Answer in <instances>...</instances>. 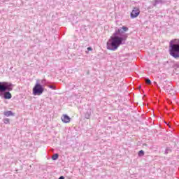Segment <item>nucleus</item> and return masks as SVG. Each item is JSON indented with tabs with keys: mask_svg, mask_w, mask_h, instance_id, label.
Listing matches in <instances>:
<instances>
[{
	"mask_svg": "<svg viewBox=\"0 0 179 179\" xmlns=\"http://www.w3.org/2000/svg\"><path fill=\"white\" fill-rule=\"evenodd\" d=\"M138 89H142V85H139Z\"/></svg>",
	"mask_w": 179,
	"mask_h": 179,
	"instance_id": "nucleus-18",
	"label": "nucleus"
},
{
	"mask_svg": "<svg viewBox=\"0 0 179 179\" xmlns=\"http://www.w3.org/2000/svg\"><path fill=\"white\" fill-rule=\"evenodd\" d=\"M166 3V0H155L152 3L153 6H157L159 4Z\"/></svg>",
	"mask_w": 179,
	"mask_h": 179,
	"instance_id": "nucleus-7",
	"label": "nucleus"
},
{
	"mask_svg": "<svg viewBox=\"0 0 179 179\" xmlns=\"http://www.w3.org/2000/svg\"><path fill=\"white\" fill-rule=\"evenodd\" d=\"M58 179H65V177H64V176H60Z\"/></svg>",
	"mask_w": 179,
	"mask_h": 179,
	"instance_id": "nucleus-17",
	"label": "nucleus"
},
{
	"mask_svg": "<svg viewBox=\"0 0 179 179\" xmlns=\"http://www.w3.org/2000/svg\"><path fill=\"white\" fill-rule=\"evenodd\" d=\"M13 85L8 82H0V97H3L6 100L12 99V94L10 92L13 90Z\"/></svg>",
	"mask_w": 179,
	"mask_h": 179,
	"instance_id": "nucleus-2",
	"label": "nucleus"
},
{
	"mask_svg": "<svg viewBox=\"0 0 179 179\" xmlns=\"http://www.w3.org/2000/svg\"><path fill=\"white\" fill-rule=\"evenodd\" d=\"M3 122L5 124H10V120L8 118H5V119H3Z\"/></svg>",
	"mask_w": 179,
	"mask_h": 179,
	"instance_id": "nucleus-13",
	"label": "nucleus"
},
{
	"mask_svg": "<svg viewBox=\"0 0 179 179\" xmlns=\"http://www.w3.org/2000/svg\"><path fill=\"white\" fill-rule=\"evenodd\" d=\"M141 13V11L139 9L134 8V9L131 11L130 16L131 19H135V17H138L139 16V14Z\"/></svg>",
	"mask_w": 179,
	"mask_h": 179,
	"instance_id": "nucleus-5",
	"label": "nucleus"
},
{
	"mask_svg": "<svg viewBox=\"0 0 179 179\" xmlns=\"http://www.w3.org/2000/svg\"><path fill=\"white\" fill-rule=\"evenodd\" d=\"M87 50L88 51H93V49L92 48H90V47H88L87 48Z\"/></svg>",
	"mask_w": 179,
	"mask_h": 179,
	"instance_id": "nucleus-16",
	"label": "nucleus"
},
{
	"mask_svg": "<svg viewBox=\"0 0 179 179\" xmlns=\"http://www.w3.org/2000/svg\"><path fill=\"white\" fill-rule=\"evenodd\" d=\"M61 120L64 124H69L71 122V117L68 116V115H63Z\"/></svg>",
	"mask_w": 179,
	"mask_h": 179,
	"instance_id": "nucleus-6",
	"label": "nucleus"
},
{
	"mask_svg": "<svg viewBox=\"0 0 179 179\" xmlns=\"http://www.w3.org/2000/svg\"><path fill=\"white\" fill-rule=\"evenodd\" d=\"M41 83L42 85H47V80H45V79L42 80L41 81Z\"/></svg>",
	"mask_w": 179,
	"mask_h": 179,
	"instance_id": "nucleus-14",
	"label": "nucleus"
},
{
	"mask_svg": "<svg viewBox=\"0 0 179 179\" xmlns=\"http://www.w3.org/2000/svg\"><path fill=\"white\" fill-rule=\"evenodd\" d=\"M145 83L147 85H152V81L149 78L146 79Z\"/></svg>",
	"mask_w": 179,
	"mask_h": 179,
	"instance_id": "nucleus-12",
	"label": "nucleus"
},
{
	"mask_svg": "<svg viewBox=\"0 0 179 179\" xmlns=\"http://www.w3.org/2000/svg\"><path fill=\"white\" fill-rule=\"evenodd\" d=\"M59 157V155H58V153H56L53 156H52V159L58 160Z\"/></svg>",
	"mask_w": 179,
	"mask_h": 179,
	"instance_id": "nucleus-10",
	"label": "nucleus"
},
{
	"mask_svg": "<svg viewBox=\"0 0 179 179\" xmlns=\"http://www.w3.org/2000/svg\"><path fill=\"white\" fill-rule=\"evenodd\" d=\"M169 54L171 57L178 59L179 58V39H174L169 43Z\"/></svg>",
	"mask_w": 179,
	"mask_h": 179,
	"instance_id": "nucleus-3",
	"label": "nucleus"
},
{
	"mask_svg": "<svg viewBox=\"0 0 179 179\" xmlns=\"http://www.w3.org/2000/svg\"><path fill=\"white\" fill-rule=\"evenodd\" d=\"M90 115H92V110L89 109L86 113H85V118L89 120L90 118Z\"/></svg>",
	"mask_w": 179,
	"mask_h": 179,
	"instance_id": "nucleus-9",
	"label": "nucleus"
},
{
	"mask_svg": "<svg viewBox=\"0 0 179 179\" xmlns=\"http://www.w3.org/2000/svg\"><path fill=\"white\" fill-rule=\"evenodd\" d=\"M36 82L37 83L33 88V94L34 96H41V94L44 92V87L38 83V80Z\"/></svg>",
	"mask_w": 179,
	"mask_h": 179,
	"instance_id": "nucleus-4",
	"label": "nucleus"
},
{
	"mask_svg": "<svg viewBox=\"0 0 179 179\" xmlns=\"http://www.w3.org/2000/svg\"><path fill=\"white\" fill-rule=\"evenodd\" d=\"M139 157H142V156H144L145 155V151L143 150H140L138 153Z\"/></svg>",
	"mask_w": 179,
	"mask_h": 179,
	"instance_id": "nucleus-11",
	"label": "nucleus"
},
{
	"mask_svg": "<svg viewBox=\"0 0 179 179\" xmlns=\"http://www.w3.org/2000/svg\"><path fill=\"white\" fill-rule=\"evenodd\" d=\"M3 115H5V117H10V116L15 115V113H13L12 110H8V111L3 112Z\"/></svg>",
	"mask_w": 179,
	"mask_h": 179,
	"instance_id": "nucleus-8",
	"label": "nucleus"
},
{
	"mask_svg": "<svg viewBox=\"0 0 179 179\" xmlns=\"http://www.w3.org/2000/svg\"><path fill=\"white\" fill-rule=\"evenodd\" d=\"M129 29L128 27L126 26H122L121 28L116 29L106 43L107 50L115 51V50H118L120 45H124L127 38H128V34H125V32L128 31Z\"/></svg>",
	"mask_w": 179,
	"mask_h": 179,
	"instance_id": "nucleus-1",
	"label": "nucleus"
},
{
	"mask_svg": "<svg viewBox=\"0 0 179 179\" xmlns=\"http://www.w3.org/2000/svg\"><path fill=\"white\" fill-rule=\"evenodd\" d=\"M50 89H52V90H55V87L54 85H48Z\"/></svg>",
	"mask_w": 179,
	"mask_h": 179,
	"instance_id": "nucleus-15",
	"label": "nucleus"
},
{
	"mask_svg": "<svg viewBox=\"0 0 179 179\" xmlns=\"http://www.w3.org/2000/svg\"><path fill=\"white\" fill-rule=\"evenodd\" d=\"M165 153H167V150L165 151Z\"/></svg>",
	"mask_w": 179,
	"mask_h": 179,
	"instance_id": "nucleus-19",
	"label": "nucleus"
}]
</instances>
